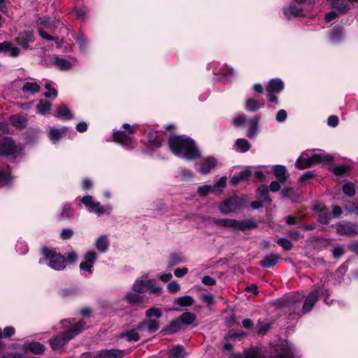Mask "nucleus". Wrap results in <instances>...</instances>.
<instances>
[{
	"label": "nucleus",
	"instance_id": "nucleus-34",
	"mask_svg": "<svg viewBox=\"0 0 358 358\" xmlns=\"http://www.w3.org/2000/svg\"><path fill=\"white\" fill-rule=\"evenodd\" d=\"M194 303V299L189 295L180 296L174 300V304H176L180 307H189L193 305Z\"/></svg>",
	"mask_w": 358,
	"mask_h": 358
},
{
	"label": "nucleus",
	"instance_id": "nucleus-14",
	"mask_svg": "<svg viewBox=\"0 0 358 358\" xmlns=\"http://www.w3.org/2000/svg\"><path fill=\"white\" fill-rule=\"evenodd\" d=\"M22 350L24 353L31 352L34 355H43L45 350V347L43 344L38 341L26 342L22 345Z\"/></svg>",
	"mask_w": 358,
	"mask_h": 358
},
{
	"label": "nucleus",
	"instance_id": "nucleus-61",
	"mask_svg": "<svg viewBox=\"0 0 358 358\" xmlns=\"http://www.w3.org/2000/svg\"><path fill=\"white\" fill-rule=\"evenodd\" d=\"M122 128L125 130L124 131L129 135L134 134L137 130L136 125L131 126L128 123H124L122 124Z\"/></svg>",
	"mask_w": 358,
	"mask_h": 358
},
{
	"label": "nucleus",
	"instance_id": "nucleus-28",
	"mask_svg": "<svg viewBox=\"0 0 358 358\" xmlns=\"http://www.w3.org/2000/svg\"><path fill=\"white\" fill-rule=\"evenodd\" d=\"M68 128L64 127L61 129H51L49 131V138L54 143L59 141L66 135Z\"/></svg>",
	"mask_w": 358,
	"mask_h": 358
},
{
	"label": "nucleus",
	"instance_id": "nucleus-60",
	"mask_svg": "<svg viewBox=\"0 0 358 358\" xmlns=\"http://www.w3.org/2000/svg\"><path fill=\"white\" fill-rule=\"evenodd\" d=\"M15 333V329L13 327H11V326H9V327H6L4 328L3 329V332L2 333L3 334V338H10L11 336H13Z\"/></svg>",
	"mask_w": 358,
	"mask_h": 358
},
{
	"label": "nucleus",
	"instance_id": "nucleus-47",
	"mask_svg": "<svg viewBox=\"0 0 358 358\" xmlns=\"http://www.w3.org/2000/svg\"><path fill=\"white\" fill-rule=\"evenodd\" d=\"M145 317L148 318H151L155 317L157 319L162 317V311L159 308L152 307L148 308L145 313Z\"/></svg>",
	"mask_w": 358,
	"mask_h": 358
},
{
	"label": "nucleus",
	"instance_id": "nucleus-7",
	"mask_svg": "<svg viewBox=\"0 0 358 358\" xmlns=\"http://www.w3.org/2000/svg\"><path fill=\"white\" fill-rule=\"evenodd\" d=\"M113 141L128 150H132L136 146V138L124 131L115 130L113 133Z\"/></svg>",
	"mask_w": 358,
	"mask_h": 358
},
{
	"label": "nucleus",
	"instance_id": "nucleus-3",
	"mask_svg": "<svg viewBox=\"0 0 358 358\" xmlns=\"http://www.w3.org/2000/svg\"><path fill=\"white\" fill-rule=\"evenodd\" d=\"M304 155H307L306 152H303L302 155L298 157L295 162V166L298 169L303 170L310 168L314 164L320 163L328 164L332 162L334 160V157L329 154H313L310 157H304Z\"/></svg>",
	"mask_w": 358,
	"mask_h": 358
},
{
	"label": "nucleus",
	"instance_id": "nucleus-33",
	"mask_svg": "<svg viewBox=\"0 0 358 358\" xmlns=\"http://www.w3.org/2000/svg\"><path fill=\"white\" fill-rule=\"evenodd\" d=\"M264 106L265 103L264 101L262 103H260L257 99L252 98H248L245 101V108L249 112H256L262 106Z\"/></svg>",
	"mask_w": 358,
	"mask_h": 358
},
{
	"label": "nucleus",
	"instance_id": "nucleus-29",
	"mask_svg": "<svg viewBox=\"0 0 358 358\" xmlns=\"http://www.w3.org/2000/svg\"><path fill=\"white\" fill-rule=\"evenodd\" d=\"M148 142L150 148H159L162 145V140L157 132L150 131L147 135Z\"/></svg>",
	"mask_w": 358,
	"mask_h": 358
},
{
	"label": "nucleus",
	"instance_id": "nucleus-38",
	"mask_svg": "<svg viewBox=\"0 0 358 358\" xmlns=\"http://www.w3.org/2000/svg\"><path fill=\"white\" fill-rule=\"evenodd\" d=\"M280 194L284 198H287L292 201L298 199L299 195L297 194L296 189L292 187H287L281 189Z\"/></svg>",
	"mask_w": 358,
	"mask_h": 358
},
{
	"label": "nucleus",
	"instance_id": "nucleus-52",
	"mask_svg": "<svg viewBox=\"0 0 358 358\" xmlns=\"http://www.w3.org/2000/svg\"><path fill=\"white\" fill-rule=\"evenodd\" d=\"M299 301V296L298 295H292L287 296L282 299L280 305L282 306H288L291 304H294Z\"/></svg>",
	"mask_w": 358,
	"mask_h": 358
},
{
	"label": "nucleus",
	"instance_id": "nucleus-21",
	"mask_svg": "<svg viewBox=\"0 0 358 358\" xmlns=\"http://www.w3.org/2000/svg\"><path fill=\"white\" fill-rule=\"evenodd\" d=\"M280 259V256L278 254L271 253L266 255L259 262V264L263 268H270L275 266Z\"/></svg>",
	"mask_w": 358,
	"mask_h": 358
},
{
	"label": "nucleus",
	"instance_id": "nucleus-9",
	"mask_svg": "<svg viewBox=\"0 0 358 358\" xmlns=\"http://www.w3.org/2000/svg\"><path fill=\"white\" fill-rule=\"evenodd\" d=\"M17 152L16 143L13 137L4 136L0 141V156L15 155Z\"/></svg>",
	"mask_w": 358,
	"mask_h": 358
},
{
	"label": "nucleus",
	"instance_id": "nucleus-20",
	"mask_svg": "<svg viewBox=\"0 0 358 358\" xmlns=\"http://www.w3.org/2000/svg\"><path fill=\"white\" fill-rule=\"evenodd\" d=\"M217 165V159L213 157L204 159L199 165V173L202 175L208 174Z\"/></svg>",
	"mask_w": 358,
	"mask_h": 358
},
{
	"label": "nucleus",
	"instance_id": "nucleus-32",
	"mask_svg": "<svg viewBox=\"0 0 358 358\" xmlns=\"http://www.w3.org/2000/svg\"><path fill=\"white\" fill-rule=\"evenodd\" d=\"M124 299L130 305H136L143 303L144 296L137 294V292H129L126 294Z\"/></svg>",
	"mask_w": 358,
	"mask_h": 358
},
{
	"label": "nucleus",
	"instance_id": "nucleus-4",
	"mask_svg": "<svg viewBox=\"0 0 358 358\" xmlns=\"http://www.w3.org/2000/svg\"><path fill=\"white\" fill-rule=\"evenodd\" d=\"M41 255L45 259L49 260L48 266L52 269L62 271L66 267L67 259L61 253L57 252L47 246H43L41 248Z\"/></svg>",
	"mask_w": 358,
	"mask_h": 358
},
{
	"label": "nucleus",
	"instance_id": "nucleus-58",
	"mask_svg": "<svg viewBox=\"0 0 358 358\" xmlns=\"http://www.w3.org/2000/svg\"><path fill=\"white\" fill-rule=\"evenodd\" d=\"M73 235V231L71 229H64L61 234H60V238L62 240H69L70 239Z\"/></svg>",
	"mask_w": 358,
	"mask_h": 358
},
{
	"label": "nucleus",
	"instance_id": "nucleus-2",
	"mask_svg": "<svg viewBox=\"0 0 358 358\" xmlns=\"http://www.w3.org/2000/svg\"><path fill=\"white\" fill-rule=\"evenodd\" d=\"M87 323L80 320L71 325L67 330L59 333L57 336L50 338L48 343L53 351L62 350L71 340L80 334L85 328Z\"/></svg>",
	"mask_w": 358,
	"mask_h": 358
},
{
	"label": "nucleus",
	"instance_id": "nucleus-11",
	"mask_svg": "<svg viewBox=\"0 0 358 358\" xmlns=\"http://www.w3.org/2000/svg\"><path fill=\"white\" fill-rule=\"evenodd\" d=\"M15 41L24 50L30 49L29 43L35 41L34 32L31 29L20 31L15 38Z\"/></svg>",
	"mask_w": 358,
	"mask_h": 358
},
{
	"label": "nucleus",
	"instance_id": "nucleus-23",
	"mask_svg": "<svg viewBox=\"0 0 358 358\" xmlns=\"http://www.w3.org/2000/svg\"><path fill=\"white\" fill-rule=\"evenodd\" d=\"M282 11L283 14L287 19H291L292 17L303 16V10L296 5L292 4L288 7H284Z\"/></svg>",
	"mask_w": 358,
	"mask_h": 358
},
{
	"label": "nucleus",
	"instance_id": "nucleus-18",
	"mask_svg": "<svg viewBox=\"0 0 358 358\" xmlns=\"http://www.w3.org/2000/svg\"><path fill=\"white\" fill-rule=\"evenodd\" d=\"M182 329V326L178 318L172 320L168 325L165 326L160 331L159 334L162 336H169L178 333Z\"/></svg>",
	"mask_w": 358,
	"mask_h": 358
},
{
	"label": "nucleus",
	"instance_id": "nucleus-55",
	"mask_svg": "<svg viewBox=\"0 0 358 358\" xmlns=\"http://www.w3.org/2000/svg\"><path fill=\"white\" fill-rule=\"evenodd\" d=\"M316 177V174L313 171H309L303 173L299 178V182L302 183L309 180L314 179Z\"/></svg>",
	"mask_w": 358,
	"mask_h": 358
},
{
	"label": "nucleus",
	"instance_id": "nucleus-43",
	"mask_svg": "<svg viewBox=\"0 0 358 358\" xmlns=\"http://www.w3.org/2000/svg\"><path fill=\"white\" fill-rule=\"evenodd\" d=\"M331 218V216L329 210L328 208H324V212L317 215V220L322 224L328 225Z\"/></svg>",
	"mask_w": 358,
	"mask_h": 358
},
{
	"label": "nucleus",
	"instance_id": "nucleus-51",
	"mask_svg": "<svg viewBox=\"0 0 358 358\" xmlns=\"http://www.w3.org/2000/svg\"><path fill=\"white\" fill-rule=\"evenodd\" d=\"M271 324L268 322H262L260 320L257 323V333L258 334L265 335L271 329Z\"/></svg>",
	"mask_w": 358,
	"mask_h": 358
},
{
	"label": "nucleus",
	"instance_id": "nucleus-17",
	"mask_svg": "<svg viewBox=\"0 0 358 358\" xmlns=\"http://www.w3.org/2000/svg\"><path fill=\"white\" fill-rule=\"evenodd\" d=\"M252 177V172L250 167L240 171L238 173L234 175L231 178L230 183L232 186H236L241 181H248Z\"/></svg>",
	"mask_w": 358,
	"mask_h": 358
},
{
	"label": "nucleus",
	"instance_id": "nucleus-64",
	"mask_svg": "<svg viewBox=\"0 0 358 358\" xmlns=\"http://www.w3.org/2000/svg\"><path fill=\"white\" fill-rule=\"evenodd\" d=\"M0 358H23V356L19 352H6Z\"/></svg>",
	"mask_w": 358,
	"mask_h": 358
},
{
	"label": "nucleus",
	"instance_id": "nucleus-8",
	"mask_svg": "<svg viewBox=\"0 0 358 358\" xmlns=\"http://www.w3.org/2000/svg\"><path fill=\"white\" fill-rule=\"evenodd\" d=\"M331 7L341 15L349 13L354 8L358 7V0H331Z\"/></svg>",
	"mask_w": 358,
	"mask_h": 358
},
{
	"label": "nucleus",
	"instance_id": "nucleus-5",
	"mask_svg": "<svg viewBox=\"0 0 358 358\" xmlns=\"http://www.w3.org/2000/svg\"><path fill=\"white\" fill-rule=\"evenodd\" d=\"M80 202L85 205L88 211L96 214L98 216L109 215L112 210L110 205L101 206L99 202L93 201L91 195H85L80 199Z\"/></svg>",
	"mask_w": 358,
	"mask_h": 358
},
{
	"label": "nucleus",
	"instance_id": "nucleus-62",
	"mask_svg": "<svg viewBox=\"0 0 358 358\" xmlns=\"http://www.w3.org/2000/svg\"><path fill=\"white\" fill-rule=\"evenodd\" d=\"M253 182H262L265 178V175L262 171H257L252 174Z\"/></svg>",
	"mask_w": 358,
	"mask_h": 358
},
{
	"label": "nucleus",
	"instance_id": "nucleus-30",
	"mask_svg": "<svg viewBox=\"0 0 358 358\" xmlns=\"http://www.w3.org/2000/svg\"><path fill=\"white\" fill-rule=\"evenodd\" d=\"M177 318L181 326L182 324L187 326L192 324L196 320V315L192 312L185 311Z\"/></svg>",
	"mask_w": 358,
	"mask_h": 358
},
{
	"label": "nucleus",
	"instance_id": "nucleus-10",
	"mask_svg": "<svg viewBox=\"0 0 358 358\" xmlns=\"http://www.w3.org/2000/svg\"><path fill=\"white\" fill-rule=\"evenodd\" d=\"M224 187V176H222L217 182L213 186L204 185L199 186L197 189V193L201 196H206L210 192H213L215 195L219 196L222 193V188Z\"/></svg>",
	"mask_w": 358,
	"mask_h": 358
},
{
	"label": "nucleus",
	"instance_id": "nucleus-45",
	"mask_svg": "<svg viewBox=\"0 0 358 358\" xmlns=\"http://www.w3.org/2000/svg\"><path fill=\"white\" fill-rule=\"evenodd\" d=\"M183 262L182 257L177 253H171L168 259V266L172 267Z\"/></svg>",
	"mask_w": 358,
	"mask_h": 358
},
{
	"label": "nucleus",
	"instance_id": "nucleus-35",
	"mask_svg": "<svg viewBox=\"0 0 358 358\" xmlns=\"http://www.w3.org/2000/svg\"><path fill=\"white\" fill-rule=\"evenodd\" d=\"M52 103L48 100L41 99L36 106L37 111L41 115H46L50 113Z\"/></svg>",
	"mask_w": 358,
	"mask_h": 358
},
{
	"label": "nucleus",
	"instance_id": "nucleus-59",
	"mask_svg": "<svg viewBox=\"0 0 358 358\" xmlns=\"http://www.w3.org/2000/svg\"><path fill=\"white\" fill-rule=\"evenodd\" d=\"M340 14L335 10L327 13L324 17L326 22H330L338 17Z\"/></svg>",
	"mask_w": 358,
	"mask_h": 358
},
{
	"label": "nucleus",
	"instance_id": "nucleus-41",
	"mask_svg": "<svg viewBox=\"0 0 358 358\" xmlns=\"http://www.w3.org/2000/svg\"><path fill=\"white\" fill-rule=\"evenodd\" d=\"M96 249L101 252H105L108 250L109 243L106 236H101L96 242L95 245Z\"/></svg>",
	"mask_w": 358,
	"mask_h": 358
},
{
	"label": "nucleus",
	"instance_id": "nucleus-40",
	"mask_svg": "<svg viewBox=\"0 0 358 358\" xmlns=\"http://www.w3.org/2000/svg\"><path fill=\"white\" fill-rule=\"evenodd\" d=\"M120 338H126L128 342H137L140 340L139 334L134 328L129 331L122 332L120 334Z\"/></svg>",
	"mask_w": 358,
	"mask_h": 358
},
{
	"label": "nucleus",
	"instance_id": "nucleus-22",
	"mask_svg": "<svg viewBox=\"0 0 358 358\" xmlns=\"http://www.w3.org/2000/svg\"><path fill=\"white\" fill-rule=\"evenodd\" d=\"M260 120V116L256 115L252 118H250L248 121L249 129L247 131V136L250 138H256L257 135L258 125Z\"/></svg>",
	"mask_w": 358,
	"mask_h": 358
},
{
	"label": "nucleus",
	"instance_id": "nucleus-50",
	"mask_svg": "<svg viewBox=\"0 0 358 358\" xmlns=\"http://www.w3.org/2000/svg\"><path fill=\"white\" fill-rule=\"evenodd\" d=\"M183 350L184 348L180 345L173 347L170 351L169 358H183L181 355Z\"/></svg>",
	"mask_w": 358,
	"mask_h": 358
},
{
	"label": "nucleus",
	"instance_id": "nucleus-36",
	"mask_svg": "<svg viewBox=\"0 0 358 358\" xmlns=\"http://www.w3.org/2000/svg\"><path fill=\"white\" fill-rule=\"evenodd\" d=\"M344 28L338 27L334 28L331 33V40L332 42L338 43L341 42L344 37Z\"/></svg>",
	"mask_w": 358,
	"mask_h": 358
},
{
	"label": "nucleus",
	"instance_id": "nucleus-44",
	"mask_svg": "<svg viewBox=\"0 0 358 358\" xmlns=\"http://www.w3.org/2000/svg\"><path fill=\"white\" fill-rule=\"evenodd\" d=\"M350 170V167L346 164H342L335 166L332 169L333 173L336 176H345L349 171Z\"/></svg>",
	"mask_w": 358,
	"mask_h": 358
},
{
	"label": "nucleus",
	"instance_id": "nucleus-26",
	"mask_svg": "<svg viewBox=\"0 0 358 358\" xmlns=\"http://www.w3.org/2000/svg\"><path fill=\"white\" fill-rule=\"evenodd\" d=\"M273 173L281 184H285L289 175H287L286 167L283 165H276L273 169Z\"/></svg>",
	"mask_w": 358,
	"mask_h": 358
},
{
	"label": "nucleus",
	"instance_id": "nucleus-25",
	"mask_svg": "<svg viewBox=\"0 0 358 358\" xmlns=\"http://www.w3.org/2000/svg\"><path fill=\"white\" fill-rule=\"evenodd\" d=\"M256 193L258 195L261 201H264L268 205H271L272 199L269 197L268 187L266 185H260L257 189Z\"/></svg>",
	"mask_w": 358,
	"mask_h": 358
},
{
	"label": "nucleus",
	"instance_id": "nucleus-63",
	"mask_svg": "<svg viewBox=\"0 0 358 358\" xmlns=\"http://www.w3.org/2000/svg\"><path fill=\"white\" fill-rule=\"evenodd\" d=\"M287 116V113L285 110H280L276 115V121L278 122H283Z\"/></svg>",
	"mask_w": 358,
	"mask_h": 358
},
{
	"label": "nucleus",
	"instance_id": "nucleus-48",
	"mask_svg": "<svg viewBox=\"0 0 358 358\" xmlns=\"http://www.w3.org/2000/svg\"><path fill=\"white\" fill-rule=\"evenodd\" d=\"M74 214V210L71 207V204L66 203L64 206L62 211L60 214L62 219H69L73 217Z\"/></svg>",
	"mask_w": 358,
	"mask_h": 358
},
{
	"label": "nucleus",
	"instance_id": "nucleus-42",
	"mask_svg": "<svg viewBox=\"0 0 358 358\" xmlns=\"http://www.w3.org/2000/svg\"><path fill=\"white\" fill-rule=\"evenodd\" d=\"M40 90L41 87L36 83L27 82L24 84L23 87H22V91L24 93L29 92L31 94H35L39 92Z\"/></svg>",
	"mask_w": 358,
	"mask_h": 358
},
{
	"label": "nucleus",
	"instance_id": "nucleus-54",
	"mask_svg": "<svg viewBox=\"0 0 358 358\" xmlns=\"http://www.w3.org/2000/svg\"><path fill=\"white\" fill-rule=\"evenodd\" d=\"M13 124L16 128H24L27 124V119L22 116L15 117Z\"/></svg>",
	"mask_w": 358,
	"mask_h": 358
},
{
	"label": "nucleus",
	"instance_id": "nucleus-16",
	"mask_svg": "<svg viewBox=\"0 0 358 358\" xmlns=\"http://www.w3.org/2000/svg\"><path fill=\"white\" fill-rule=\"evenodd\" d=\"M126 355L124 350L119 349H105L97 352L94 358H122Z\"/></svg>",
	"mask_w": 358,
	"mask_h": 358
},
{
	"label": "nucleus",
	"instance_id": "nucleus-39",
	"mask_svg": "<svg viewBox=\"0 0 358 358\" xmlns=\"http://www.w3.org/2000/svg\"><path fill=\"white\" fill-rule=\"evenodd\" d=\"M236 150L240 152H245L250 150L251 144L245 138H238L235 143Z\"/></svg>",
	"mask_w": 358,
	"mask_h": 358
},
{
	"label": "nucleus",
	"instance_id": "nucleus-24",
	"mask_svg": "<svg viewBox=\"0 0 358 358\" xmlns=\"http://www.w3.org/2000/svg\"><path fill=\"white\" fill-rule=\"evenodd\" d=\"M284 89L283 82L278 78L271 79L266 86L267 92L279 93Z\"/></svg>",
	"mask_w": 358,
	"mask_h": 358
},
{
	"label": "nucleus",
	"instance_id": "nucleus-37",
	"mask_svg": "<svg viewBox=\"0 0 358 358\" xmlns=\"http://www.w3.org/2000/svg\"><path fill=\"white\" fill-rule=\"evenodd\" d=\"M54 64L62 71L69 70L72 67V64L69 61L59 56L55 57Z\"/></svg>",
	"mask_w": 358,
	"mask_h": 358
},
{
	"label": "nucleus",
	"instance_id": "nucleus-57",
	"mask_svg": "<svg viewBox=\"0 0 358 358\" xmlns=\"http://www.w3.org/2000/svg\"><path fill=\"white\" fill-rule=\"evenodd\" d=\"M180 289V285L178 283L177 281H171L167 285V289L169 293L173 294L179 291Z\"/></svg>",
	"mask_w": 358,
	"mask_h": 358
},
{
	"label": "nucleus",
	"instance_id": "nucleus-15",
	"mask_svg": "<svg viewBox=\"0 0 358 358\" xmlns=\"http://www.w3.org/2000/svg\"><path fill=\"white\" fill-rule=\"evenodd\" d=\"M319 299V291L315 289L313 290L306 298L303 307L302 313L306 314L311 311L315 303Z\"/></svg>",
	"mask_w": 358,
	"mask_h": 358
},
{
	"label": "nucleus",
	"instance_id": "nucleus-27",
	"mask_svg": "<svg viewBox=\"0 0 358 358\" xmlns=\"http://www.w3.org/2000/svg\"><path fill=\"white\" fill-rule=\"evenodd\" d=\"M151 287L150 281L136 280L132 286V290L135 292L143 294L146 292Z\"/></svg>",
	"mask_w": 358,
	"mask_h": 358
},
{
	"label": "nucleus",
	"instance_id": "nucleus-49",
	"mask_svg": "<svg viewBox=\"0 0 358 358\" xmlns=\"http://www.w3.org/2000/svg\"><path fill=\"white\" fill-rule=\"evenodd\" d=\"M343 193L348 196H352L355 194V185L352 182H348L343 185Z\"/></svg>",
	"mask_w": 358,
	"mask_h": 358
},
{
	"label": "nucleus",
	"instance_id": "nucleus-53",
	"mask_svg": "<svg viewBox=\"0 0 358 358\" xmlns=\"http://www.w3.org/2000/svg\"><path fill=\"white\" fill-rule=\"evenodd\" d=\"M276 243L278 245L281 246L285 250L287 251L290 250L293 247L292 243L287 238H278Z\"/></svg>",
	"mask_w": 358,
	"mask_h": 358
},
{
	"label": "nucleus",
	"instance_id": "nucleus-31",
	"mask_svg": "<svg viewBox=\"0 0 358 358\" xmlns=\"http://www.w3.org/2000/svg\"><path fill=\"white\" fill-rule=\"evenodd\" d=\"M56 117L61 119L71 120L73 115L65 104H60L57 108Z\"/></svg>",
	"mask_w": 358,
	"mask_h": 358
},
{
	"label": "nucleus",
	"instance_id": "nucleus-6",
	"mask_svg": "<svg viewBox=\"0 0 358 358\" xmlns=\"http://www.w3.org/2000/svg\"><path fill=\"white\" fill-rule=\"evenodd\" d=\"M225 227H230L236 231L245 232L248 230L257 228L258 224L253 218L245 219L243 220L225 219Z\"/></svg>",
	"mask_w": 358,
	"mask_h": 358
},
{
	"label": "nucleus",
	"instance_id": "nucleus-19",
	"mask_svg": "<svg viewBox=\"0 0 358 358\" xmlns=\"http://www.w3.org/2000/svg\"><path fill=\"white\" fill-rule=\"evenodd\" d=\"M14 177L11 175L10 166L6 169H0V188L10 187L13 182Z\"/></svg>",
	"mask_w": 358,
	"mask_h": 358
},
{
	"label": "nucleus",
	"instance_id": "nucleus-1",
	"mask_svg": "<svg viewBox=\"0 0 358 358\" xmlns=\"http://www.w3.org/2000/svg\"><path fill=\"white\" fill-rule=\"evenodd\" d=\"M167 144L170 151L177 157L187 160H196L201 157L199 149L194 141L188 136L170 135Z\"/></svg>",
	"mask_w": 358,
	"mask_h": 358
},
{
	"label": "nucleus",
	"instance_id": "nucleus-12",
	"mask_svg": "<svg viewBox=\"0 0 358 358\" xmlns=\"http://www.w3.org/2000/svg\"><path fill=\"white\" fill-rule=\"evenodd\" d=\"M336 228L339 235L348 236L358 235V224L350 222L337 223Z\"/></svg>",
	"mask_w": 358,
	"mask_h": 358
},
{
	"label": "nucleus",
	"instance_id": "nucleus-56",
	"mask_svg": "<svg viewBox=\"0 0 358 358\" xmlns=\"http://www.w3.org/2000/svg\"><path fill=\"white\" fill-rule=\"evenodd\" d=\"M85 260L87 262H89L90 264H92L94 265V262L96 260L97 255L96 252L94 251H89L85 255Z\"/></svg>",
	"mask_w": 358,
	"mask_h": 358
},
{
	"label": "nucleus",
	"instance_id": "nucleus-13",
	"mask_svg": "<svg viewBox=\"0 0 358 358\" xmlns=\"http://www.w3.org/2000/svg\"><path fill=\"white\" fill-rule=\"evenodd\" d=\"M246 201L245 196H232L228 199H225V213L227 209L230 208V210H240L245 207Z\"/></svg>",
	"mask_w": 358,
	"mask_h": 358
},
{
	"label": "nucleus",
	"instance_id": "nucleus-46",
	"mask_svg": "<svg viewBox=\"0 0 358 358\" xmlns=\"http://www.w3.org/2000/svg\"><path fill=\"white\" fill-rule=\"evenodd\" d=\"M147 331L149 334L156 332L159 328V322L156 320L145 319Z\"/></svg>",
	"mask_w": 358,
	"mask_h": 358
}]
</instances>
